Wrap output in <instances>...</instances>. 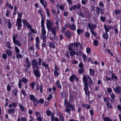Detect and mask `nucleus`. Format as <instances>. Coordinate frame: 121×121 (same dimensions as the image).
Returning <instances> with one entry per match:
<instances>
[{
    "mask_svg": "<svg viewBox=\"0 0 121 121\" xmlns=\"http://www.w3.org/2000/svg\"><path fill=\"white\" fill-rule=\"evenodd\" d=\"M48 30L50 31L51 32L52 34L54 35L55 39H56L57 38V37L56 36V30L55 28L53 27L50 28L49 30Z\"/></svg>",
    "mask_w": 121,
    "mask_h": 121,
    "instance_id": "1",
    "label": "nucleus"
},
{
    "mask_svg": "<svg viewBox=\"0 0 121 121\" xmlns=\"http://www.w3.org/2000/svg\"><path fill=\"white\" fill-rule=\"evenodd\" d=\"M46 24L48 30H49L50 28L53 27L52 22L49 20H47Z\"/></svg>",
    "mask_w": 121,
    "mask_h": 121,
    "instance_id": "2",
    "label": "nucleus"
},
{
    "mask_svg": "<svg viewBox=\"0 0 121 121\" xmlns=\"http://www.w3.org/2000/svg\"><path fill=\"white\" fill-rule=\"evenodd\" d=\"M113 90L116 93L121 94V87L119 86H117L113 89Z\"/></svg>",
    "mask_w": 121,
    "mask_h": 121,
    "instance_id": "3",
    "label": "nucleus"
},
{
    "mask_svg": "<svg viewBox=\"0 0 121 121\" xmlns=\"http://www.w3.org/2000/svg\"><path fill=\"white\" fill-rule=\"evenodd\" d=\"M65 26L66 27H69L70 29L73 31H75L76 30V26L73 24H72L70 25L68 23L65 24Z\"/></svg>",
    "mask_w": 121,
    "mask_h": 121,
    "instance_id": "4",
    "label": "nucleus"
},
{
    "mask_svg": "<svg viewBox=\"0 0 121 121\" xmlns=\"http://www.w3.org/2000/svg\"><path fill=\"white\" fill-rule=\"evenodd\" d=\"M84 89L85 91V94L89 96L90 94V92L87 90L88 89L87 83H84Z\"/></svg>",
    "mask_w": 121,
    "mask_h": 121,
    "instance_id": "5",
    "label": "nucleus"
},
{
    "mask_svg": "<svg viewBox=\"0 0 121 121\" xmlns=\"http://www.w3.org/2000/svg\"><path fill=\"white\" fill-rule=\"evenodd\" d=\"M25 62L27 64V65H26L25 66L27 68L28 67L29 68H30L31 63L28 57H27L26 59Z\"/></svg>",
    "mask_w": 121,
    "mask_h": 121,
    "instance_id": "6",
    "label": "nucleus"
},
{
    "mask_svg": "<svg viewBox=\"0 0 121 121\" xmlns=\"http://www.w3.org/2000/svg\"><path fill=\"white\" fill-rule=\"evenodd\" d=\"M22 19L21 18H17L16 22V26H22Z\"/></svg>",
    "mask_w": 121,
    "mask_h": 121,
    "instance_id": "7",
    "label": "nucleus"
},
{
    "mask_svg": "<svg viewBox=\"0 0 121 121\" xmlns=\"http://www.w3.org/2000/svg\"><path fill=\"white\" fill-rule=\"evenodd\" d=\"M30 99L31 100H32L33 102L37 103V100L34 95H30Z\"/></svg>",
    "mask_w": 121,
    "mask_h": 121,
    "instance_id": "8",
    "label": "nucleus"
},
{
    "mask_svg": "<svg viewBox=\"0 0 121 121\" xmlns=\"http://www.w3.org/2000/svg\"><path fill=\"white\" fill-rule=\"evenodd\" d=\"M34 73L35 75L37 77H39L40 76V74L39 71L37 69L34 70Z\"/></svg>",
    "mask_w": 121,
    "mask_h": 121,
    "instance_id": "9",
    "label": "nucleus"
},
{
    "mask_svg": "<svg viewBox=\"0 0 121 121\" xmlns=\"http://www.w3.org/2000/svg\"><path fill=\"white\" fill-rule=\"evenodd\" d=\"M42 65L45 68H47L48 71L50 69L49 67V65L46 63V62H44L42 63Z\"/></svg>",
    "mask_w": 121,
    "mask_h": 121,
    "instance_id": "10",
    "label": "nucleus"
},
{
    "mask_svg": "<svg viewBox=\"0 0 121 121\" xmlns=\"http://www.w3.org/2000/svg\"><path fill=\"white\" fill-rule=\"evenodd\" d=\"M40 2L42 5L44 6V8L45 9L47 7V3L46 1L45 0L44 2L43 0H40Z\"/></svg>",
    "mask_w": 121,
    "mask_h": 121,
    "instance_id": "11",
    "label": "nucleus"
},
{
    "mask_svg": "<svg viewBox=\"0 0 121 121\" xmlns=\"http://www.w3.org/2000/svg\"><path fill=\"white\" fill-rule=\"evenodd\" d=\"M5 52L8 56L11 57L12 56V53L11 52V50L7 49L6 51Z\"/></svg>",
    "mask_w": 121,
    "mask_h": 121,
    "instance_id": "12",
    "label": "nucleus"
},
{
    "mask_svg": "<svg viewBox=\"0 0 121 121\" xmlns=\"http://www.w3.org/2000/svg\"><path fill=\"white\" fill-rule=\"evenodd\" d=\"M40 38L41 39L43 40V42H46V36L43 35L41 34L40 36Z\"/></svg>",
    "mask_w": 121,
    "mask_h": 121,
    "instance_id": "13",
    "label": "nucleus"
},
{
    "mask_svg": "<svg viewBox=\"0 0 121 121\" xmlns=\"http://www.w3.org/2000/svg\"><path fill=\"white\" fill-rule=\"evenodd\" d=\"M43 88V86L41 85H40V87L38 85V84L37 85V87H36V89L37 90H38L40 88V92L41 93H42L43 92V90H42V89Z\"/></svg>",
    "mask_w": 121,
    "mask_h": 121,
    "instance_id": "14",
    "label": "nucleus"
},
{
    "mask_svg": "<svg viewBox=\"0 0 121 121\" xmlns=\"http://www.w3.org/2000/svg\"><path fill=\"white\" fill-rule=\"evenodd\" d=\"M74 45L73 43H71L68 46V49L69 51H72L73 49V48Z\"/></svg>",
    "mask_w": 121,
    "mask_h": 121,
    "instance_id": "15",
    "label": "nucleus"
},
{
    "mask_svg": "<svg viewBox=\"0 0 121 121\" xmlns=\"http://www.w3.org/2000/svg\"><path fill=\"white\" fill-rule=\"evenodd\" d=\"M103 37L105 39H108V36L107 33L105 32L103 35Z\"/></svg>",
    "mask_w": 121,
    "mask_h": 121,
    "instance_id": "16",
    "label": "nucleus"
},
{
    "mask_svg": "<svg viewBox=\"0 0 121 121\" xmlns=\"http://www.w3.org/2000/svg\"><path fill=\"white\" fill-rule=\"evenodd\" d=\"M13 43L15 45H17L18 46H21L22 45L20 42L18 40H17Z\"/></svg>",
    "mask_w": 121,
    "mask_h": 121,
    "instance_id": "17",
    "label": "nucleus"
},
{
    "mask_svg": "<svg viewBox=\"0 0 121 121\" xmlns=\"http://www.w3.org/2000/svg\"><path fill=\"white\" fill-rule=\"evenodd\" d=\"M104 28L105 31V32L107 33L109 31V29L108 27V25L107 26L105 24H104Z\"/></svg>",
    "mask_w": 121,
    "mask_h": 121,
    "instance_id": "18",
    "label": "nucleus"
},
{
    "mask_svg": "<svg viewBox=\"0 0 121 121\" xmlns=\"http://www.w3.org/2000/svg\"><path fill=\"white\" fill-rule=\"evenodd\" d=\"M49 46L50 48H55L54 43L53 42L50 43L49 44Z\"/></svg>",
    "mask_w": 121,
    "mask_h": 121,
    "instance_id": "19",
    "label": "nucleus"
},
{
    "mask_svg": "<svg viewBox=\"0 0 121 121\" xmlns=\"http://www.w3.org/2000/svg\"><path fill=\"white\" fill-rule=\"evenodd\" d=\"M77 5H73V6L71 7L70 8V11H72V10L75 11L76 10Z\"/></svg>",
    "mask_w": 121,
    "mask_h": 121,
    "instance_id": "20",
    "label": "nucleus"
},
{
    "mask_svg": "<svg viewBox=\"0 0 121 121\" xmlns=\"http://www.w3.org/2000/svg\"><path fill=\"white\" fill-rule=\"evenodd\" d=\"M110 96L112 100L111 99L110 100V102H111L113 103L114 102V99L116 97L115 95L113 93H112L111 94Z\"/></svg>",
    "mask_w": 121,
    "mask_h": 121,
    "instance_id": "21",
    "label": "nucleus"
},
{
    "mask_svg": "<svg viewBox=\"0 0 121 121\" xmlns=\"http://www.w3.org/2000/svg\"><path fill=\"white\" fill-rule=\"evenodd\" d=\"M76 76L74 75H71L69 78L70 81L71 82H73L74 80V78Z\"/></svg>",
    "mask_w": 121,
    "mask_h": 121,
    "instance_id": "22",
    "label": "nucleus"
},
{
    "mask_svg": "<svg viewBox=\"0 0 121 121\" xmlns=\"http://www.w3.org/2000/svg\"><path fill=\"white\" fill-rule=\"evenodd\" d=\"M88 75H87V76H85L83 77L82 79L83 82H85L84 83H87V82L88 78Z\"/></svg>",
    "mask_w": 121,
    "mask_h": 121,
    "instance_id": "23",
    "label": "nucleus"
},
{
    "mask_svg": "<svg viewBox=\"0 0 121 121\" xmlns=\"http://www.w3.org/2000/svg\"><path fill=\"white\" fill-rule=\"evenodd\" d=\"M15 111L14 108H13L12 109H10L8 110V113L9 114H11L12 113H14Z\"/></svg>",
    "mask_w": 121,
    "mask_h": 121,
    "instance_id": "24",
    "label": "nucleus"
},
{
    "mask_svg": "<svg viewBox=\"0 0 121 121\" xmlns=\"http://www.w3.org/2000/svg\"><path fill=\"white\" fill-rule=\"evenodd\" d=\"M56 85L57 87L60 89L61 88V85L60 84V82L59 80H58L56 82Z\"/></svg>",
    "mask_w": 121,
    "mask_h": 121,
    "instance_id": "25",
    "label": "nucleus"
},
{
    "mask_svg": "<svg viewBox=\"0 0 121 121\" xmlns=\"http://www.w3.org/2000/svg\"><path fill=\"white\" fill-rule=\"evenodd\" d=\"M80 45V43L79 42H74V47L76 48L78 47Z\"/></svg>",
    "mask_w": 121,
    "mask_h": 121,
    "instance_id": "26",
    "label": "nucleus"
},
{
    "mask_svg": "<svg viewBox=\"0 0 121 121\" xmlns=\"http://www.w3.org/2000/svg\"><path fill=\"white\" fill-rule=\"evenodd\" d=\"M6 6H7L9 8H10V9H13V6H12L11 4L8 3V2H7L6 4Z\"/></svg>",
    "mask_w": 121,
    "mask_h": 121,
    "instance_id": "27",
    "label": "nucleus"
},
{
    "mask_svg": "<svg viewBox=\"0 0 121 121\" xmlns=\"http://www.w3.org/2000/svg\"><path fill=\"white\" fill-rule=\"evenodd\" d=\"M37 65H38V62L35 59L33 60L32 61V66Z\"/></svg>",
    "mask_w": 121,
    "mask_h": 121,
    "instance_id": "28",
    "label": "nucleus"
},
{
    "mask_svg": "<svg viewBox=\"0 0 121 121\" xmlns=\"http://www.w3.org/2000/svg\"><path fill=\"white\" fill-rule=\"evenodd\" d=\"M42 34H41L43 35H45L46 34V31L45 30L44 28V27H42Z\"/></svg>",
    "mask_w": 121,
    "mask_h": 121,
    "instance_id": "29",
    "label": "nucleus"
},
{
    "mask_svg": "<svg viewBox=\"0 0 121 121\" xmlns=\"http://www.w3.org/2000/svg\"><path fill=\"white\" fill-rule=\"evenodd\" d=\"M21 80V81L24 82L25 83H26L28 81V80L25 78H22Z\"/></svg>",
    "mask_w": 121,
    "mask_h": 121,
    "instance_id": "30",
    "label": "nucleus"
},
{
    "mask_svg": "<svg viewBox=\"0 0 121 121\" xmlns=\"http://www.w3.org/2000/svg\"><path fill=\"white\" fill-rule=\"evenodd\" d=\"M82 106L87 109H89L90 108V106L88 104H84L82 105Z\"/></svg>",
    "mask_w": 121,
    "mask_h": 121,
    "instance_id": "31",
    "label": "nucleus"
},
{
    "mask_svg": "<svg viewBox=\"0 0 121 121\" xmlns=\"http://www.w3.org/2000/svg\"><path fill=\"white\" fill-rule=\"evenodd\" d=\"M106 104L108 108L110 109L112 108V107L109 102H107Z\"/></svg>",
    "mask_w": 121,
    "mask_h": 121,
    "instance_id": "32",
    "label": "nucleus"
},
{
    "mask_svg": "<svg viewBox=\"0 0 121 121\" xmlns=\"http://www.w3.org/2000/svg\"><path fill=\"white\" fill-rule=\"evenodd\" d=\"M17 36L18 35L17 34L13 36V43L17 40H16V39L17 38Z\"/></svg>",
    "mask_w": 121,
    "mask_h": 121,
    "instance_id": "33",
    "label": "nucleus"
},
{
    "mask_svg": "<svg viewBox=\"0 0 121 121\" xmlns=\"http://www.w3.org/2000/svg\"><path fill=\"white\" fill-rule=\"evenodd\" d=\"M19 106L21 110L23 111H24L25 110V108L24 106L22 104H19Z\"/></svg>",
    "mask_w": 121,
    "mask_h": 121,
    "instance_id": "34",
    "label": "nucleus"
},
{
    "mask_svg": "<svg viewBox=\"0 0 121 121\" xmlns=\"http://www.w3.org/2000/svg\"><path fill=\"white\" fill-rule=\"evenodd\" d=\"M89 71H90V75H94L95 72L92 69H90Z\"/></svg>",
    "mask_w": 121,
    "mask_h": 121,
    "instance_id": "35",
    "label": "nucleus"
},
{
    "mask_svg": "<svg viewBox=\"0 0 121 121\" xmlns=\"http://www.w3.org/2000/svg\"><path fill=\"white\" fill-rule=\"evenodd\" d=\"M44 102V100L42 99H39V101L37 100V104H39V103H40L41 104H42Z\"/></svg>",
    "mask_w": 121,
    "mask_h": 121,
    "instance_id": "36",
    "label": "nucleus"
},
{
    "mask_svg": "<svg viewBox=\"0 0 121 121\" xmlns=\"http://www.w3.org/2000/svg\"><path fill=\"white\" fill-rule=\"evenodd\" d=\"M88 26L90 31L93 30L92 25L90 23H88Z\"/></svg>",
    "mask_w": 121,
    "mask_h": 121,
    "instance_id": "37",
    "label": "nucleus"
},
{
    "mask_svg": "<svg viewBox=\"0 0 121 121\" xmlns=\"http://www.w3.org/2000/svg\"><path fill=\"white\" fill-rule=\"evenodd\" d=\"M117 78V77L115 76V74H112V80H116Z\"/></svg>",
    "mask_w": 121,
    "mask_h": 121,
    "instance_id": "38",
    "label": "nucleus"
},
{
    "mask_svg": "<svg viewBox=\"0 0 121 121\" xmlns=\"http://www.w3.org/2000/svg\"><path fill=\"white\" fill-rule=\"evenodd\" d=\"M6 24L8 23L10 21V20L9 19H6L5 17H4L3 18Z\"/></svg>",
    "mask_w": 121,
    "mask_h": 121,
    "instance_id": "39",
    "label": "nucleus"
},
{
    "mask_svg": "<svg viewBox=\"0 0 121 121\" xmlns=\"http://www.w3.org/2000/svg\"><path fill=\"white\" fill-rule=\"evenodd\" d=\"M57 7H60V9L62 10H63L64 9V6L62 5H61L60 6V4H57Z\"/></svg>",
    "mask_w": 121,
    "mask_h": 121,
    "instance_id": "40",
    "label": "nucleus"
},
{
    "mask_svg": "<svg viewBox=\"0 0 121 121\" xmlns=\"http://www.w3.org/2000/svg\"><path fill=\"white\" fill-rule=\"evenodd\" d=\"M83 30L82 29H78L77 30V32L78 34H80L83 32Z\"/></svg>",
    "mask_w": 121,
    "mask_h": 121,
    "instance_id": "41",
    "label": "nucleus"
},
{
    "mask_svg": "<svg viewBox=\"0 0 121 121\" xmlns=\"http://www.w3.org/2000/svg\"><path fill=\"white\" fill-rule=\"evenodd\" d=\"M6 45L7 47L9 49H11L12 48V47L10 46V43L9 42H7L6 43Z\"/></svg>",
    "mask_w": 121,
    "mask_h": 121,
    "instance_id": "42",
    "label": "nucleus"
},
{
    "mask_svg": "<svg viewBox=\"0 0 121 121\" xmlns=\"http://www.w3.org/2000/svg\"><path fill=\"white\" fill-rule=\"evenodd\" d=\"M46 112L47 115L48 116L51 115L52 114V112L49 110H47L46 111Z\"/></svg>",
    "mask_w": 121,
    "mask_h": 121,
    "instance_id": "43",
    "label": "nucleus"
},
{
    "mask_svg": "<svg viewBox=\"0 0 121 121\" xmlns=\"http://www.w3.org/2000/svg\"><path fill=\"white\" fill-rule=\"evenodd\" d=\"M84 71V69L83 68H81L78 70L79 73L80 74H82Z\"/></svg>",
    "mask_w": 121,
    "mask_h": 121,
    "instance_id": "44",
    "label": "nucleus"
},
{
    "mask_svg": "<svg viewBox=\"0 0 121 121\" xmlns=\"http://www.w3.org/2000/svg\"><path fill=\"white\" fill-rule=\"evenodd\" d=\"M32 67L34 69H38L39 67V66L38 65H33L32 66Z\"/></svg>",
    "mask_w": 121,
    "mask_h": 121,
    "instance_id": "45",
    "label": "nucleus"
},
{
    "mask_svg": "<svg viewBox=\"0 0 121 121\" xmlns=\"http://www.w3.org/2000/svg\"><path fill=\"white\" fill-rule=\"evenodd\" d=\"M104 121H113L110 119L108 117L104 118Z\"/></svg>",
    "mask_w": 121,
    "mask_h": 121,
    "instance_id": "46",
    "label": "nucleus"
},
{
    "mask_svg": "<svg viewBox=\"0 0 121 121\" xmlns=\"http://www.w3.org/2000/svg\"><path fill=\"white\" fill-rule=\"evenodd\" d=\"M14 48L16 52L17 53H18L20 52L19 49L18 47L17 46H15Z\"/></svg>",
    "mask_w": 121,
    "mask_h": 121,
    "instance_id": "47",
    "label": "nucleus"
},
{
    "mask_svg": "<svg viewBox=\"0 0 121 121\" xmlns=\"http://www.w3.org/2000/svg\"><path fill=\"white\" fill-rule=\"evenodd\" d=\"M101 8L100 7L97 8L96 9V11L98 15L99 14L100 10Z\"/></svg>",
    "mask_w": 121,
    "mask_h": 121,
    "instance_id": "48",
    "label": "nucleus"
},
{
    "mask_svg": "<svg viewBox=\"0 0 121 121\" xmlns=\"http://www.w3.org/2000/svg\"><path fill=\"white\" fill-rule=\"evenodd\" d=\"M107 91L109 93H110L112 91V90L111 87H108L107 88Z\"/></svg>",
    "mask_w": 121,
    "mask_h": 121,
    "instance_id": "49",
    "label": "nucleus"
},
{
    "mask_svg": "<svg viewBox=\"0 0 121 121\" xmlns=\"http://www.w3.org/2000/svg\"><path fill=\"white\" fill-rule=\"evenodd\" d=\"M38 64L39 65H41L42 64V60L40 58H39L38 59Z\"/></svg>",
    "mask_w": 121,
    "mask_h": 121,
    "instance_id": "50",
    "label": "nucleus"
},
{
    "mask_svg": "<svg viewBox=\"0 0 121 121\" xmlns=\"http://www.w3.org/2000/svg\"><path fill=\"white\" fill-rule=\"evenodd\" d=\"M114 28L115 34H118V30L117 28L116 27H114Z\"/></svg>",
    "mask_w": 121,
    "mask_h": 121,
    "instance_id": "51",
    "label": "nucleus"
},
{
    "mask_svg": "<svg viewBox=\"0 0 121 121\" xmlns=\"http://www.w3.org/2000/svg\"><path fill=\"white\" fill-rule=\"evenodd\" d=\"M18 85L19 88H21L22 81L20 79H19Z\"/></svg>",
    "mask_w": 121,
    "mask_h": 121,
    "instance_id": "52",
    "label": "nucleus"
},
{
    "mask_svg": "<svg viewBox=\"0 0 121 121\" xmlns=\"http://www.w3.org/2000/svg\"><path fill=\"white\" fill-rule=\"evenodd\" d=\"M88 78L89 80V81L88 82L89 83V84H92V81L91 78L90 77V76H89V75L88 76Z\"/></svg>",
    "mask_w": 121,
    "mask_h": 121,
    "instance_id": "53",
    "label": "nucleus"
},
{
    "mask_svg": "<svg viewBox=\"0 0 121 121\" xmlns=\"http://www.w3.org/2000/svg\"><path fill=\"white\" fill-rule=\"evenodd\" d=\"M44 19H42L41 22V27H44L45 26L44 25Z\"/></svg>",
    "mask_w": 121,
    "mask_h": 121,
    "instance_id": "54",
    "label": "nucleus"
},
{
    "mask_svg": "<svg viewBox=\"0 0 121 121\" xmlns=\"http://www.w3.org/2000/svg\"><path fill=\"white\" fill-rule=\"evenodd\" d=\"M100 18L102 21L104 22L106 20L105 18L104 17L101 16L100 17Z\"/></svg>",
    "mask_w": 121,
    "mask_h": 121,
    "instance_id": "55",
    "label": "nucleus"
},
{
    "mask_svg": "<svg viewBox=\"0 0 121 121\" xmlns=\"http://www.w3.org/2000/svg\"><path fill=\"white\" fill-rule=\"evenodd\" d=\"M18 92V90L16 89H15L14 90V95L15 96H17Z\"/></svg>",
    "mask_w": 121,
    "mask_h": 121,
    "instance_id": "56",
    "label": "nucleus"
},
{
    "mask_svg": "<svg viewBox=\"0 0 121 121\" xmlns=\"http://www.w3.org/2000/svg\"><path fill=\"white\" fill-rule=\"evenodd\" d=\"M121 12V9L116 10L115 11V13L116 14H118Z\"/></svg>",
    "mask_w": 121,
    "mask_h": 121,
    "instance_id": "57",
    "label": "nucleus"
},
{
    "mask_svg": "<svg viewBox=\"0 0 121 121\" xmlns=\"http://www.w3.org/2000/svg\"><path fill=\"white\" fill-rule=\"evenodd\" d=\"M82 58L83 59L84 61L85 62L86 61L87 59L86 55L85 54H83L82 55Z\"/></svg>",
    "mask_w": 121,
    "mask_h": 121,
    "instance_id": "58",
    "label": "nucleus"
},
{
    "mask_svg": "<svg viewBox=\"0 0 121 121\" xmlns=\"http://www.w3.org/2000/svg\"><path fill=\"white\" fill-rule=\"evenodd\" d=\"M99 5L100 7L102 8H103L104 6V4L102 1H100L99 3Z\"/></svg>",
    "mask_w": 121,
    "mask_h": 121,
    "instance_id": "59",
    "label": "nucleus"
},
{
    "mask_svg": "<svg viewBox=\"0 0 121 121\" xmlns=\"http://www.w3.org/2000/svg\"><path fill=\"white\" fill-rule=\"evenodd\" d=\"M94 45L95 46L98 45V41L96 40H95L93 41Z\"/></svg>",
    "mask_w": 121,
    "mask_h": 121,
    "instance_id": "60",
    "label": "nucleus"
},
{
    "mask_svg": "<svg viewBox=\"0 0 121 121\" xmlns=\"http://www.w3.org/2000/svg\"><path fill=\"white\" fill-rule=\"evenodd\" d=\"M37 119L39 121H42L43 120L42 117L41 116L37 117Z\"/></svg>",
    "mask_w": 121,
    "mask_h": 121,
    "instance_id": "61",
    "label": "nucleus"
},
{
    "mask_svg": "<svg viewBox=\"0 0 121 121\" xmlns=\"http://www.w3.org/2000/svg\"><path fill=\"white\" fill-rule=\"evenodd\" d=\"M91 52V49L89 48H87L86 49V52L88 54L90 53Z\"/></svg>",
    "mask_w": 121,
    "mask_h": 121,
    "instance_id": "62",
    "label": "nucleus"
},
{
    "mask_svg": "<svg viewBox=\"0 0 121 121\" xmlns=\"http://www.w3.org/2000/svg\"><path fill=\"white\" fill-rule=\"evenodd\" d=\"M16 57L18 58H22L23 57V56L20 54H18L17 55Z\"/></svg>",
    "mask_w": 121,
    "mask_h": 121,
    "instance_id": "63",
    "label": "nucleus"
},
{
    "mask_svg": "<svg viewBox=\"0 0 121 121\" xmlns=\"http://www.w3.org/2000/svg\"><path fill=\"white\" fill-rule=\"evenodd\" d=\"M2 57L5 60L7 58V56L5 54H3L2 55Z\"/></svg>",
    "mask_w": 121,
    "mask_h": 121,
    "instance_id": "64",
    "label": "nucleus"
}]
</instances>
